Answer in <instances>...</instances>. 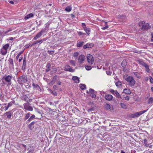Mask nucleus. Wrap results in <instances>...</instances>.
<instances>
[{
  "label": "nucleus",
  "mask_w": 153,
  "mask_h": 153,
  "mask_svg": "<svg viewBox=\"0 0 153 153\" xmlns=\"http://www.w3.org/2000/svg\"><path fill=\"white\" fill-rule=\"evenodd\" d=\"M26 58L24 57L23 61V63L22 65L24 66H26Z\"/></svg>",
  "instance_id": "nucleus-39"
},
{
  "label": "nucleus",
  "mask_w": 153,
  "mask_h": 153,
  "mask_svg": "<svg viewBox=\"0 0 153 153\" xmlns=\"http://www.w3.org/2000/svg\"><path fill=\"white\" fill-rule=\"evenodd\" d=\"M153 102V98L151 97L148 100V104H152Z\"/></svg>",
  "instance_id": "nucleus-29"
},
{
  "label": "nucleus",
  "mask_w": 153,
  "mask_h": 153,
  "mask_svg": "<svg viewBox=\"0 0 153 153\" xmlns=\"http://www.w3.org/2000/svg\"><path fill=\"white\" fill-rule=\"evenodd\" d=\"M85 67L86 69L87 70L89 71L91 69V67L90 66L85 65Z\"/></svg>",
  "instance_id": "nucleus-36"
},
{
  "label": "nucleus",
  "mask_w": 153,
  "mask_h": 153,
  "mask_svg": "<svg viewBox=\"0 0 153 153\" xmlns=\"http://www.w3.org/2000/svg\"><path fill=\"white\" fill-rule=\"evenodd\" d=\"M50 92L53 95L55 96H56L57 95V94L55 91L51 90Z\"/></svg>",
  "instance_id": "nucleus-35"
},
{
  "label": "nucleus",
  "mask_w": 153,
  "mask_h": 153,
  "mask_svg": "<svg viewBox=\"0 0 153 153\" xmlns=\"http://www.w3.org/2000/svg\"><path fill=\"white\" fill-rule=\"evenodd\" d=\"M24 108L25 109L29 111H32L33 108L30 106V103L29 102H27L23 104Z\"/></svg>",
  "instance_id": "nucleus-5"
},
{
  "label": "nucleus",
  "mask_w": 153,
  "mask_h": 153,
  "mask_svg": "<svg viewBox=\"0 0 153 153\" xmlns=\"http://www.w3.org/2000/svg\"><path fill=\"white\" fill-rule=\"evenodd\" d=\"M120 105L121 107L124 109H126L127 108L126 105L124 103H121L120 104Z\"/></svg>",
  "instance_id": "nucleus-25"
},
{
  "label": "nucleus",
  "mask_w": 153,
  "mask_h": 153,
  "mask_svg": "<svg viewBox=\"0 0 153 153\" xmlns=\"http://www.w3.org/2000/svg\"><path fill=\"white\" fill-rule=\"evenodd\" d=\"M18 81L20 84H23L27 81V77L25 75L22 76L18 78Z\"/></svg>",
  "instance_id": "nucleus-3"
},
{
  "label": "nucleus",
  "mask_w": 153,
  "mask_h": 153,
  "mask_svg": "<svg viewBox=\"0 0 153 153\" xmlns=\"http://www.w3.org/2000/svg\"><path fill=\"white\" fill-rule=\"evenodd\" d=\"M23 59V57L21 56L20 58L19 59V62H20Z\"/></svg>",
  "instance_id": "nucleus-61"
},
{
  "label": "nucleus",
  "mask_w": 153,
  "mask_h": 153,
  "mask_svg": "<svg viewBox=\"0 0 153 153\" xmlns=\"http://www.w3.org/2000/svg\"><path fill=\"white\" fill-rule=\"evenodd\" d=\"M85 59V56L82 55H79L78 58L79 62L80 64H82Z\"/></svg>",
  "instance_id": "nucleus-10"
},
{
  "label": "nucleus",
  "mask_w": 153,
  "mask_h": 153,
  "mask_svg": "<svg viewBox=\"0 0 153 153\" xmlns=\"http://www.w3.org/2000/svg\"><path fill=\"white\" fill-rule=\"evenodd\" d=\"M52 70V72L53 73H56L57 70V69L56 68H53Z\"/></svg>",
  "instance_id": "nucleus-44"
},
{
  "label": "nucleus",
  "mask_w": 153,
  "mask_h": 153,
  "mask_svg": "<svg viewBox=\"0 0 153 153\" xmlns=\"http://www.w3.org/2000/svg\"><path fill=\"white\" fill-rule=\"evenodd\" d=\"M105 98L107 100L111 101L113 98V96L111 94H107L105 96Z\"/></svg>",
  "instance_id": "nucleus-15"
},
{
  "label": "nucleus",
  "mask_w": 153,
  "mask_h": 153,
  "mask_svg": "<svg viewBox=\"0 0 153 153\" xmlns=\"http://www.w3.org/2000/svg\"><path fill=\"white\" fill-rule=\"evenodd\" d=\"M30 115V113H28L26 114L25 118V120H26L27 119H28Z\"/></svg>",
  "instance_id": "nucleus-38"
},
{
  "label": "nucleus",
  "mask_w": 153,
  "mask_h": 153,
  "mask_svg": "<svg viewBox=\"0 0 153 153\" xmlns=\"http://www.w3.org/2000/svg\"><path fill=\"white\" fill-rule=\"evenodd\" d=\"M1 52L2 55H5L7 53V50H5L3 48H2L1 50Z\"/></svg>",
  "instance_id": "nucleus-21"
},
{
  "label": "nucleus",
  "mask_w": 153,
  "mask_h": 153,
  "mask_svg": "<svg viewBox=\"0 0 153 153\" xmlns=\"http://www.w3.org/2000/svg\"><path fill=\"white\" fill-rule=\"evenodd\" d=\"M32 86L34 88H36L37 89H39L40 88V87L39 85L33 83Z\"/></svg>",
  "instance_id": "nucleus-31"
},
{
  "label": "nucleus",
  "mask_w": 153,
  "mask_h": 153,
  "mask_svg": "<svg viewBox=\"0 0 153 153\" xmlns=\"http://www.w3.org/2000/svg\"><path fill=\"white\" fill-rule=\"evenodd\" d=\"M106 73L108 75H111V72L109 71H106Z\"/></svg>",
  "instance_id": "nucleus-53"
},
{
  "label": "nucleus",
  "mask_w": 153,
  "mask_h": 153,
  "mask_svg": "<svg viewBox=\"0 0 153 153\" xmlns=\"http://www.w3.org/2000/svg\"><path fill=\"white\" fill-rule=\"evenodd\" d=\"M63 68L64 70L65 71L71 72H74V70L71 68L68 65H66Z\"/></svg>",
  "instance_id": "nucleus-11"
},
{
  "label": "nucleus",
  "mask_w": 153,
  "mask_h": 153,
  "mask_svg": "<svg viewBox=\"0 0 153 153\" xmlns=\"http://www.w3.org/2000/svg\"><path fill=\"white\" fill-rule=\"evenodd\" d=\"M150 81L151 83H153V79L152 77L150 76Z\"/></svg>",
  "instance_id": "nucleus-56"
},
{
  "label": "nucleus",
  "mask_w": 153,
  "mask_h": 153,
  "mask_svg": "<svg viewBox=\"0 0 153 153\" xmlns=\"http://www.w3.org/2000/svg\"><path fill=\"white\" fill-rule=\"evenodd\" d=\"M9 67L10 68H14L13 60V59H10L9 60Z\"/></svg>",
  "instance_id": "nucleus-14"
},
{
  "label": "nucleus",
  "mask_w": 153,
  "mask_h": 153,
  "mask_svg": "<svg viewBox=\"0 0 153 153\" xmlns=\"http://www.w3.org/2000/svg\"><path fill=\"white\" fill-rule=\"evenodd\" d=\"M11 31V29H9V30H7V31H5L4 32V33L5 34H7V33L8 32H9V31Z\"/></svg>",
  "instance_id": "nucleus-55"
},
{
  "label": "nucleus",
  "mask_w": 153,
  "mask_h": 153,
  "mask_svg": "<svg viewBox=\"0 0 153 153\" xmlns=\"http://www.w3.org/2000/svg\"><path fill=\"white\" fill-rule=\"evenodd\" d=\"M35 123V122H31L30 124H29L28 125V127L30 129H31L32 128V126Z\"/></svg>",
  "instance_id": "nucleus-41"
},
{
  "label": "nucleus",
  "mask_w": 153,
  "mask_h": 153,
  "mask_svg": "<svg viewBox=\"0 0 153 153\" xmlns=\"http://www.w3.org/2000/svg\"><path fill=\"white\" fill-rule=\"evenodd\" d=\"M123 91H124V93H125V94H129L130 93V91L129 90L127 89H125Z\"/></svg>",
  "instance_id": "nucleus-32"
},
{
  "label": "nucleus",
  "mask_w": 153,
  "mask_h": 153,
  "mask_svg": "<svg viewBox=\"0 0 153 153\" xmlns=\"http://www.w3.org/2000/svg\"><path fill=\"white\" fill-rule=\"evenodd\" d=\"M13 76L10 75L4 76L3 77V79L5 81L7 82L9 85H10L11 84V80Z\"/></svg>",
  "instance_id": "nucleus-6"
},
{
  "label": "nucleus",
  "mask_w": 153,
  "mask_h": 153,
  "mask_svg": "<svg viewBox=\"0 0 153 153\" xmlns=\"http://www.w3.org/2000/svg\"><path fill=\"white\" fill-rule=\"evenodd\" d=\"M87 58L88 63L90 65H92L94 62L93 56L90 54H88L87 55Z\"/></svg>",
  "instance_id": "nucleus-4"
},
{
  "label": "nucleus",
  "mask_w": 153,
  "mask_h": 153,
  "mask_svg": "<svg viewBox=\"0 0 153 153\" xmlns=\"http://www.w3.org/2000/svg\"><path fill=\"white\" fill-rule=\"evenodd\" d=\"M132 74H133L136 77L139 78H141V75L139 73L136 72H133Z\"/></svg>",
  "instance_id": "nucleus-17"
},
{
  "label": "nucleus",
  "mask_w": 153,
  "mask_h": 153,
  "mask_svg": "<svg viewBox=\"0 0 153 153\" xmlns=\"http://www.w3.org/2000/svg\"><path fill=\"white\" fill-rule=\"evenodd\" d=\"M9 2L10 3V4H14V3L13 1H10Z\"/></svg>",
  "instance_id": "nucleus-64"
},
{
  "label": "nucleus",
  "mask_w": 153,
  "mask_h": 153,
  "mask_svg": "<svg viewBox=\"0 0 153 153\" xmlns=\"http://www.w3.org/2000/svg\"><path fill=\"white\" fill-rule=\"evenodd\" d=\"M138 25L141 29L146 31L148 30L151 27H153V25H150L149 23L145 21L140 22Z\"/></svg>",
  "instance_id": "nucleus-1"
},
{
  "label": "nucleus",
  "mask_w": 153,
  "mask_h": 153,
  "mask_svg": "<svg viewBox=\"0 0 153 153\" xmlns=\"http://www.w3.org/2000/svg\"><path fill=\"white\" fill-rule=\"evenodd\" d=\"M54 51H48V53L52 55L54 53Z\"/></svg>",
  "instance_id": "nucleus-47"
},
{
  "label": "nucleus",
  "mask_w": 153,
  "mask_h": 153,
  "mask_svg": "<svg viewBox=\"0 0 153 153\" xmlns=\"http://www.w3.org/2000/svg\"><path fill=\"white\" fill-rule=\"evenodd\" d=\"M55 81H54V80H52L51 82L49 83V84H50V85H51H51H53V84H54V83H55Z\"/></svg>",
  "instance_id": "nucleus-57"
},
{
  "label": "nucleus",
  "mask_w": 153,
  "mask_h": 153,
  "mask_svg": "<svg viewBox=\"0 0 153 153\" xmlns=\"http://www.w3.org/2000/svg\"><path fill=\"white\" fill-rule=\"evenodd\" d=\"M115 84L117 86H119L121 85V83L120 81H118L115 83Z\"/></svg>",
  "instance_id": "nucleus-42"
},
{
  "label": "nucleus",
  "mask_w": 153,
  "mask_h": 153,
  "mask_svg": "<svg viewBox=\"0 0 153 153\" xmlns=\"http://www.w3.org/2000/svg\"><path fill=\"white\" fill-rule=\"evenodd\" d=\"M8 108H9V107L7 106H5L4 107V110L5 111H7L8 109Z\"/></svg>",
  "instance_id": "nucleus-59"
},
{
  "label": "nucleus",
  "mask_w": 153,
  "mask_h": 153,
  "mask_svg": "<svg viewBox=\"0 0 153 153\" xmlns=\"http://www.w3.org/2000/svg\"><path fill=\"white\" fill-rule=\"evenodd\" d=\"M13 103H14V102L13 101H12L11 102L9 103L8 104V105H7V106L9 108L11 107L13 105Z\"/></svg>",
  "instance_id": "nucleus-45"
},
{
  "label": "nucleus",
  "mask_w": 153,
  "mask_h": 153,
  "mask_svg": "<svg viewBox=\"0 0 153 153\" xmlns=\"http://www.w3.org/2000/svg\"><path fill=\"white\" fill-rule=\"evenodd\" d=\"M33 151L31 149H30L28 152V153H33Z\"/></svg>",
  "instance_id": "nucleus-63"
},
{
  "label": "nucleus",
  "mask_w": 153,
  "mask_h": 153,
  "mask_svg": "<svg viewBox=\"0 0 153 153\" xmlns=\"http://www.w3.org/2000/svg\"><path fill=\"white\" fill-rule=\"evenodd\" d=\"M9 46V44H7L4 45L2 48L7 50Z\"/></svg>",
  "instance_id": "nucleus-33"
},
{
  "label": "nucleus",
  "mask_w": 153,
  "mask_h": 153,
  "mask_svg": "<svg viewBox=\"0 0 153 153\" xmlns=\"http://www.w3.org/2000/svg\"><path fill=\"white\" fill-rule=\"evenodd\" d=\"M139 63L143 66H144L146 64V63H145L144 62L142 61H139Z\"/></svg>",
  "instance_id": "nucleus-37"
},
{
  "label": "nucleus",
  "mask_w": 153,
  "mask_h": 153,
  "mask_svg": "<svg viewBox=\"0 0 153 153\" xmlns=\"http://www.w3.org/2000/svg\"><path fill=\"white\" fill-rule=\"evenodd\" d=\"M79 55V53L78 52H75L74 54V56L75 57H77Z\"/></svg>",
  "instance_id": "nucleus-50"
},
{
  "label": "nucleus",
  "mask_w": 153,
  "mask_h": 153,
  "mask_svg": "<svg viewBox=\"0 0 153 153\" xmlns=\"http://www.w3.org/2000/svg\"><path fill=\"white\" fill-rule=\"evenodd\" d=\"M144 67L145 68L146 71L148 73H149L150 71V70L149 69V66L146 64Z\"/></svg>",
  "instance_id": "nucleus-27"
},
{
  "label": "nucleus",
  "mask_w": 153,
  "mask_h": 153,
  "mask_svg": "<svg viewBox=\"0 0 153 153\" xmlns=\"http://www.w3.org/2000/svg\"><path fill=\"white\" fill-rule=\"evenodd\" d=\"M82 25L83 28L84 29L85 28H86V27H85L86 25L85 23H82Z\"/></svg>",
  "instance_id": "nucleus-52"
},
{
  "label": "nucleus",
  "mask_w": 153,
  "mask_h": 153,
  "mask_svg": "<svg viewBox=\"0 0 153 153\" xmlns=\"http://www.w3.org/2000/svg\"><path fill=\"white\" fill-rule=\"evenodd\" d=\"M53 88L54 89L57 90L58 89L59 87L56 85H54L53 86Z\"/></svg>",
  "instance_id": "nucleus-51"
},
{
  "label": "nucleus",
  "mask_w": 153,
  "mask_h": 153,
  "mask_svg": "<svg viewBox=\"0 0 153 153\" xmlns=\"http://www.w3.org/2000/svg\"><path fill=\"white\" fill-rule=\"evenodd\" d=\"M35 117V116L34 115H33L32 116H31L30 117V120H32V119L34 118Z\"/></svg>",
  "instance_id": "nucleus-58"
},
{
  "label": "nucleus",
  "mask_w": 153,
  "mask_h": 153,
  "mask_svg": "<svg viewBox=\"0 0 153 153\" xmlns=\"http://www.w3.org/2000/svg\"><path fill=\"white\" fill-rule=\"evenodd\" d=\"M84 42H78L77 44V46L78 47H81L83 45Z\"/></svg>",
  "instance_id": "nucleus-24"
},
{
  "label": "nucleus",
  "mask_w": 153,
  "mask_h": 153,
  "mask_svg": "<svg viewBox=\"0 0 153 153\" xmlns=\"http://www.w3.org/2000/svg\"><path fill=\"white\" fill-rule=\"evenodd\" d=\"M89 92L90 93V96L94 98L96 97V95L95 93V91L94 90L90 88L89 89Z\"/></svg>",
  "instance_id": "nucleus-13"
},
{
  "label": "nucleus",
  "mask_w": 153,
  "mask_h": 153,
  "mask_svg": "<svg viewBox=\"0 0 153 153\" xmlns=\"http://www.w3.org/2000/svg\"><path fill=\"white\" fill-rule=\"evenodd\" d=\"M4 115L8 118L10 119L12 115V113L11 111H8L6 112Z\"/></svg>",
  "instance_id": "nucleus-16"
},
{
  "label": "nucleus",
  "mask_w": 153,
  "mask_h": 153,
  "mask_svg": "<svg viewBox=\"0 0 153 153\" xmlns=\"http://www.w3.org/2000/svg\"><path fill=\"white\" fill-rule=\"evenodd\" d=\"M72 9V8L70 6H68L66 7L65 8V10L68 12L70 11Z\"/></svg>",
  "instance_id": "nucleus-34"
},
{
  "label": "nucleus",
  "mask_w": 153,
  "mask_h": 153,
  "mask_svg": "<svg viewBox=\"0 0 153 153\" xmlns=\"http://www.w3.org/2000/svg\"><path fill=\"white\" fill-rule=\"evenodd\" d=\"M125 80L128 82V85L130 87H132L134 85L135 81L132 76H127V77L125 78Z\"/></svg>",
  "instance_id": "nucleus-2"
},
{
  "label": "nucleus",
  "mask_w": 153,
  "mask_h": 153,
  "mask_svg": "<svg viewBox=\"0 0 153 153\" xmlns=\"http://www.w3.org/2000/svg\"><path fill=\"white\" fill-rule=\"evenodd\" d=\"M127 64V62L126 60L124 59L123 60L122 63L121 65L122 66L125 68L126 67Z\"/></svg>",
  "instance_id": "nucleus-20"
},
{
  "label": "nucleus",
  "mask_w": 153,
  "mask_h": 153,
  "mask_svg": "<svg viewBox=\"0 0 153 153\" xmlns=\"http://www.w3.org/2000/svg\"><path fill=\"white\" fill-rule=\"evenodd\" d=\"M45 31V30L42 29L41 31L38 33L36 35V36L33 39L36 40L38 39L42 35V33H44Z\"/></svg>",
  "instance_id": "nucleus-9"
},
{
  "label": "nucleus",
  "mask_w": 153,
  "mask_h": 153,
  "mask_svg": "<svg viewBox=\"0 0 153 153\" xmlns=\"http://www.w3.org/2000/svg\"><path fill=\"white\" fill-rule=\"evenodd\" d=\"M84 30L88 35H89L90 34V29L86 27L85 28Z\"/></svg>",
  "instance_id": "nucleus-30"
},
{
  "label": "nucleus",
  "mask_w": 153,
  "mask_h": 153,
  "mask_svg": "<svg viewBox=\"0 0 153 153\" xmlns=\"http://www.w3.org/2000/svg\"><path fill=\"white\" fill-rule=\"evenodd\" d=\"M45 40L44 39H41L40 40H37L35 41H34L33 42V45H36V44H38L40 42H42L43 41H45Z\"/></svg>",
  "instance_id": "nucleus-23"
},
{
  "label": "nucleus",
  "mask_w": 153,
  "mask_h": 153,
  "mask_svg": "<svg viewBox=\"0 0 153 153\" xmlns=\"http://www.w3.org/2000/svg\"><path fill=\"white\" fill-rule=\"evenodd\" d=\"M79 87L82 90L85 89L86 88L85 85L84 84H80Z\"/></svg>",
  "instance_id": "nucleus-28"
},
{
  "label": "nucleus",
  "mask_w": 153,
  "mask_h": 153,
  "mask_svg": "<svg viewBox=\"0 0 153 153\" xmlns=\"http://www.w3.org/2000/svg\"><path fill=\"white\" fill-rule=\"evenodd\" d=\"M0 109L1 111H4V107H3V106H1V108Z\"/></svg>",
  "instance_id": "nucleus-60"
},
{
  "label": "nucleus",
  "mask_w": 153,
  "mask_h": 153,
  "mask_svg": "<svg viewBox=\"0 0 153 153\" xmlns=\"http://www.w3.org/2000/svg\"><path fill=\"white\" fill-rule=\"evenodd\" d=\"M94 45V44L92 43H88L84 45L83 46V48L84 49H86L87 48H90L93 47Z\"/></svg>",
  "instance_id": "nucleus-12"
},
{
  "label": "nucleus",
  "mask_w": 153,
  "mask_h": 153,
  "mask_svg": "<svg viewBox=\"0 0 153 153\" xmlns=\"http://www.w3.org/2000/svg\"><path fill=\"white\" fill-rule=\"evenodd\" d=\"M122 99H124L126 100H128L129 99V98L128 96H126L125 97H122Z\"/></svg>",
  "instance_id": "nucleus-46"
},
{
  "label": "nucleus",
  "mask_w": 153,
  "mask_h": 153,
  "mask_svg": "<svg viewBox=\"0 0 153 153\" xmlns=\"http://www.w3.org/2000/svg\"><path fill=\"white\" fill-rule=\"evenodd\" d=\"M51 64L49 63H47V65L46 66V72H48L50 70L51 68Z\"/></svg>",
  "instance_id": "nucleus-22"
},
{
  "label": "nucleus",
  "mask_w": 153,
  "mask_h": 153,
  "mask_svg": "<svg viewBox=\"0 0 153 153\" xmlns=\"http://www.w3.org/2000/svg\"><path fill=\"white\" fill-rule=\"evenodd\" d=\"M72 79L74 82L76 83H78L79 82V78L76 76H73L72 77Z\"/></svg>",
  "instance_id": "nucleus-18"
},
{
  "label": "nucleus",
  "mask_w": 153,
  "mask_h": 153,
  "mask_svg": "<svg viewBox=\"0 0 153 153\" xmlns=\"http://www.w3.org/2000/svg\"><path fill=\"white\" fill-rule=\"evenodd\" d=\"M70 64L73 66H74L75 65V62L74 61L71 60L70 61Z\"/></svg>",
  "instance_id": "nucleus-43"
},
{
  "label": "nucleus",
  "mask_w": 153,
  "mask_h": 153,
  "mask_svg": "<svg viewBox=\"0 0 153 153\" xmlns=\"http://www.w3.org/2000/svg\"><path fill=\"white\" fill-rule=\"evenodd\" d=\"M33 16L34 15L32 13H30V14L27 15L25 17V20H27L30 18L33 17Z\"/></svg>",
  "instance_id": "nucleus-19"
},
{
  "label": "nucleus",
  "mask_w": 153,
  "mask_h": 153,
  "mask_svg": "<svg viewBox=\"0 0 153 153\" xmlns=\"http://www.w3.org/2000/svg\"><path fill=\"white\" fill-rule=\"evenodd\" d=\"M108 27V25H106V26L105 27H103L102 28V30H105L106 29H107Z\"/></svg>",
  "instance_id": "nucleus-54"
},
{
  "label": "nucleus",
  "mask_w": 153,
  "mask_h": 153,
  "mask_svg": "<svg viewBox=\"0 0 153 153\" xmlns=\"http://www.w3.org/2000/svg\"><path fill=\"white\" fill-rule=\"evenodd\" d=\"M147 110H144L143 111H140L139 112H136L134 114L132 115L131 117L133 118H135L139 117L140 115L142 114L145 113L147 111Z\"/></svg>",
  "instance_id": "nucleus-7"
},
{
  "label": "nucleus",
  "mask_w": 153,
  "mask_h": 153,
  "mask_svg": "<svg viewBox=\"0 0 153 153\" xmlns=\"http://www.w3.org/2000/svg\"><path fill=\"white\" fill-rule=\"evenodd\" d=\"M143 142L145 146L146 147H148L149 145L147 143V140L146 139L143 140Z\"/></svg>",
  "instance_id": "nucleus-40"
},
{
  "label": "nucleus",
  "mask_w": 153,
  "mask_h": 153,
  "mask_svg": "<svg viewBox=\"0 0 153 153\" xmlns=\"http://www.w3.org/2000/svg\"><path fill=\"white\" fill-rule=\"evenodd\" d=\"M57 78H58L57 76L55 75L53 77V80L55 82L57 80Z\"/></svg>",
  "instance_id": "nucleus-49"
},
{
  "label": "nucleus",
  "mask_w": 153,
  "mask_h": 153,
  "mask_svg": "<svg viewBox=\"0 0 153 153\" xmlns=\"http://www.w3.org/2000/svg\"><path fill=\"white\" fill-rule=\"evenodd\" d=\"M78 33L79 36H80L81 35H85V33H82L80 31L78 32Z\"/></svg>",
  "instance_id": "nucleus-48"
},
{
  "label": "nucleus",
  "mask_w": 153,
  "mask_h": 153,
  "mask_svg": "<svg viewBox=\"0 0 153 153\" xmlns=\"http://www.w3.org/2000/svg\"><path fill=\"white\" fill-rule=\"evenodd\" d=\"M26 66H24L22 65V69L23 70H25V69L26 68Z\"/></svg>",
  "instance_id": "nucleus-62"
},
{
  "label": "nucleus",
  "mask_w": 153,
  "mask_h": 153,
  "mask_svg": "<svg viewBox=\"0 0 153 153\" xmlns=\"http://www.w3.org/2000/svg\"><path fill=\"white\" fill-rule=\"evenodd\" d=\"M110 91L112 94H114L118 98H121V99H122V98L121 97L120 95L118 92L117 90H114L113 89H111L110 90Z\"/></svg>",
  "instance_id": "nucleus-8"
},
{
  "label": "nucleus",
  "mask_w": 153,
  "mask_h": 153,
  "mask_svg": "<svg viewBox=\"0 0 153 153\" xmlns=\"http://www.w3.org/2000/svg\"><path fill=\"white\" fill-rule=\"evenodd\" d=\"M104 108L107 110H109L110 108V106L108 104H105L104 105Z\"/></svg>",
  "instance_id": "nucleus-26"
}]
</instances>
